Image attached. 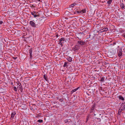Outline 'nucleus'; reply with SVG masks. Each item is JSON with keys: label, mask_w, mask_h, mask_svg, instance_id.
Wrapping results in <instances>:
<instances>
[{"label": "nucleus", "mask_w": 125, "mask_h": 125, "mask_svg": "<svg viewBox=\"0 0 125 125\" xmlns=\"http://www.w3.org/2000/svg\"><path fill=\"white\" fill-rule=\"evenodd\" d=\"M80 47V45L77 44L73 48V50L75 51H78Z\"/></svg>", "instance_id": "obj_1"}, {"label": "nucleus", "mask_w": 125, "mask_h": 125, "mask_svg": "<svg viewBox=\"0 0 125 125\" xmlns=\"http://www.w3.org/2000/svg\"><path fill=\"white\" fill-rule=\"evenodd\" d=\"M59 44L61 45L62 46V43H63L65 41L64 38H61L59 40Z\"/></svg>", "instance_id": "obj_2"}, {"label": "nucleus", "mask_w": 125, "mask_h": 125, "mask_svg": "<svg viewBox=\"0 0 125 125\" xmlns=\"http://www.w3.org/2000/svg\"><path fill=\"white\" fill-rule=\"evenodd\" d=\"M16 114V113L15 112L13 111V112H12L11 115V116L10 118V119L11 120L13 119L14 115H15Z\"/></svg>", "instance_id": "obj_3"}, {"label": "nucleus", "mask_w": 125, "mask_h": 125, "mask_svg": "<svg viewBox=\"0 0 125 125\" xmlns=\"http://www.w3.org/2000/svg\"><path fill=\"white\" fill-rule=\"evenodd\" d=\"M121 110H125V103H124L121 104Z\"/></svg>", "instance_id": "obj_4"}, {"label": "nucleus", "mask_w": 125, "mask_h": 125, "mask_svg": "<svg viewBox=\"0 0 125 125\" xmlns=\"http://www.w3.org/2000/svg\"><path fill=\"white\" fill-rule=\"evenodd\" d=\"M30 23L32 26L34 27H36V24L32 21H30Z\"/></svg>", "instance_id": "obj_5"}, {"label": "nucleus", "mask_w": 125, "mask_h": 125, "mask_svg": "<svg viewBox=\"0 0 125 125\" xmlns=\"http://www.w3.org/2000/svg\"><path fill=\"white\" fill-rule=\"evenodd\" d=\"M86 12V10L85 9L82 10H81L80 11H78L77 12L78 13H81L82 14Z\"/></svg>", "instance_id": "obj_6"}, {"label": "nucleus", "mask_w": 125, "mask_h": 125, "mask_svg": "<svg viewBox=\"0 0 125 125\" xmlns=\"http://www.w3.org/2000/svg\"><path fill=\"white\" fill-rule=\"evenodd\" d=\"M78 43L81 45H83L85 43V42L82 41H78Z\"/></svg>", "instance_id": "obj_7"}, {"label": "nucleus", "mask_w": 125, "mask_h": 125, "mask_svg": "<svg viewBox=\"0 0 125 125\" xmlns=\"http://www.w3.org/2000/svg\"><path fill=\"white\" fill-rule=\"evenodd\" d=\"M122 55V50H120L118 52V56L120 57Z\"/></svg>", "instance_id": "obj_8"}, {"label": "nucleus", "mask_w": 125, "mask_h": 125, "mask_svg": "<svg viewBox=\"0 0 125 125\" xmlns=\"http://www.w3.org/2000/svg\"><path fill=\"white\" fill-rule=\"evenodd\" d=\"M36 13V12H31V14L34 16V17L35 18L37 16H38V15L35 14Z\"/></svg>", "instance_id": "obj_9"}, {"label": "nucleus", "mask_w": 125, "mask_h": 125, "mask_svg": "<svg viewBox=\"0 0 125 125\" xmlns=\"http://www.w3.org/2000/svg\"><path fill=\"white\" fill-rule=\"evenodd\" d=\"M80 87H78V88H76L73 90L71 92V93H74V92H75L78 89V88H79Z\"/></svg>", "instance_id": "obj_10"}, {"label": "nucleus", "mask_w": 125, "mask_h": 125, "mask_svg": "<svg viewBox=\"0 0 125 125\" xmlns=\"http://www.w3.org/2000/svg\"><path fill=\"white\" fill-rule=\"evenodd\" d=\"M54 15L56 17H58L59 15V12H56L54 13Z\"/></svg>", "instance_id": "obj_11"}, {"label": "nucleus", "mask_w": 125, "mask_h": 125, "mask_svg": "<svg viewBox=\"0 0 125 125\" xmlns=\"http://www.w3.org/2000/svg\"><path fill=\"white\" fill-rule=\"evenodd\" d=\"M32 49H30L29 50V53H30V55L31 58L32 56Z\"/></svg>", "instance_id": "obj_12"}, {"label": "nucleus", "mask_w": 125, "mask_h": 125, "mask_svg": "<svg viewBox=\"0 0 125 125\" xmlns=\"http://www.w3.org/2000/svg\"><path fill=\"white\" fill-rule=\"evenodd\" d=\"M18 88L21 91V92H22V88L21 86L19 85V86L18 87Z\"/></svg>", "instance_id": "obj_13"}, {"label": "nucleus", "mask_w": 125, "mask_h": 125, "mask_svg": "<svg viewBox=\"0 0 125 125\" xmlns=\"http://www.w3.org/2000/svg\"><path fill=\"white\" fill-rule=\"evenodd\" d=\"M76 5V3H74L73 4L70 5V8H71L73 7L74 6Z\"/></svg>", "instance_id": "obj_14"}, {"label": "nucleus", "mask_w": 125, "mask_h": 125, "mask_svg": "<svg viewBox=\"0 0 125 125\" xmlns=\"http://www.w3.org/2000/svg\"><path fill=\"white\" fill-rule=\"evenodd\" d=\"M119 98L120 99H121L122 100H124V98L121 95H120L119 96Z\"/></svg>", "instance_id": "obj_15"}, {"label": "nucleus", "mask_w": 125, "mask_h": 125, "mask_svg": "<svg viewBox=\"0 0 125 125\" xmlns=\"http://www.w3.org/2000/svg\"><path fill=\"white\" fill-rule=\"evenodd\" d=\"M112 0H109L107 1V3L108 4L110 5L112 2Z\"/></svg>", "instance_id": "obj_16"}, {"label": "nucleus", "mask_w": 125, "mask_h": 125, "mask_svg": "<svg viewBox=\"0 0 125 125\" xmlns=\"http://www.w3.org/2000/svg\"><path fill=\"white\" fill-rule=\"evenodd\" d=\"M121 7L123 9L124 8L125 6L123 3H122L121 4Z\"/></svg>", "instance_id": "obj_17"}, {"label": "nucleus", "mask_w": 125, "mask_h": 125, "mask_svg": "<svg viewBox=\"0 0 125 125\" xmlns=\"http://www.w3.org/2000/svg\"><path fill=\"white\" fill-rule=\"evenodd\" d=\"M43 78L46 81H48V78L46 77L45 74L43 75Z\"/></svg>", "instance_id": "obj_18"}, {"label": "nucleus", "mask_w": 125, "mask_h": 125, "mask_svg": "<svg viewBox=\"0 0 125 125\" xmlns=\"http://www.w3.org/2000/svg\"><path fill=\"white\" fill-rule=\"evenodd\" d=\"M68 60L70 62H71L72 61V59L71 57H69L68 58Z\"/></svg>", "instance_id": "obj_19"}, {"label": "nucleus", "mask_w": 125, "mask_h": 125, "mask_svg": "<svg viewBox=\"0 0 125 125\" xmlns=\"http://www.w3.org/2000/svg\"><path fill=\"white\" fill-rule=\"evenodd\" d=\"M94 105H93L91 106V110L94 111Z\"/></svg>", "instance_id": "obj_20"}, {"label": "nucleus", "mask_w": 125, "mask_h": 125, "mask_svg": "<svg viewBox=\"0 0 125 125\" xmlns=\"http://www.w3.org/2000/svg\"><path fill=\"white\" fill-rule=\"evenodd\" d=\"M67 63L66 62H65L63 65V67H66V66H67Z\"/></svg>", "instance_id": "obj_21"}, {"label": "nucleus", "mask_w": 125, "mask_h": 125, "mask_svg": "<svg viewBox=\"0 0 125 125\" xmlns=\"http://www.w3.org/2000/svg\"><path fill=\"white\" fill-rule=\"evenodd\" d=\"M122 110H121V109H119V110L118 111V114H119V115H120V113L121 112Z\"/></svg>", "instance_id": "obj_22"}, {"label": "nucleus", "mask_w": 125, "mask_h": 125, "mask_svg": "<svg viewBox=\"0 0 125 125\" xmlns=\"http://www.w3.org/2000/svg\"><path fill=\"white\" fill-rule=\"evenodd\" d=\"M37 122L40 123H42L43 122V120H42L39 119L38 120Z\"/></svg>", "instance_id": "obj_23"}, {"label": "nucleus", "mask_w": 125, "mask_h": 125, "mask_svg": "<svg viewBox=\"0 0 125 125\" xmlns=\"http://www.w3.org/2000/svg\"><path fill=\"white\" fill-rule=\"evenodd\" d=\"M13 88H14V90L15 91H17V88L16 87H15V86H14L13 87Z\"/></svg>", "instance_id": "obj_24"}, {"label": "nucleus", "mask_w": 125, "mask_h": 125, "mask_svg": "<svg viewBox=\"0 0 125 125\" xmlns=\"http://www.w3.org/2000/svg\"><path fill=\"white\" fill-rule=\"evenodd\" d=\"M104 81V78L102 77L101 78L100 81L101 82H103Z\"/></svg>", "instance_id": "obj_25"}, {"label": "nucleus", "mask_w": 125, "mask_h": 125, "mask_svg": "<svg viewBox=\"0 0 125 125\" xmlns=\"http://www.w3.org/2000/svg\"><path fill=\"white\" fill-rule=\"evenodd\" d=\"M68 119H66V120H65L64 121V122L65 123H67L68 122Z\"/></svg>", "instance_id": "obj_26"}, {"label": "nucleus", "mask_w": 125, "mask_h": 125, "mask_svg": "<svg viewBox=\"0 0 125 125\" xmlns=\"http://www.w3.org/2000/svg\"><path fill=\"white\" fill-rule=\"evenodd\" d=\"M59 100L61 102H62V101L63 100L62 99H59Z\"/></svg>", "instance_id": "obj_27"}, {"label": "nucleus", "mask_w": 125, "mask_h": 125, "mask_svg": "<svg viewBox=\"0 0 125 125\" xmlns=\"http://www.w3.org/2000/svg\"><path fill=\"white\" fill-rule=\"evenodd\" d=\"M3 23V22L2 21H0V24H1Z\"/></svg>", "instance_id": "obj_28"}, {"label": "nucleus", "mask_w": 125, "mask_h": 125, "mask_svg": "<svg viewBox=\"0 0 125 125\" xmlns=\"http://www.w3.org/2000/svg\"><path fill=\"white\" fill-rule=\"evenodd\" d=\"M94 111L93 110H91L90 111V113H92Z\"/></svg>", "instance_id": "obj_29"}, {"label": "nucleus", "mask_w": 125, "mask_h": 125, "mask_svg": "<svg viewBox=\"0 0 125 125\" xmlns=\"http://www.w3.org/2000/svg\"><path fill=\"white\" fill-rule=\"evenodd\" d=\"M88 116H87V119H86V122H87V121H88Z\"/></svg>", "instance_id": "obj_30"}, {"label": "nucleus", "mask_w": 125, "mask_h": 125, "mask_svg": "<svg viewBox=\"0 0 125 125\" xmlns=\"http://www.w3.org/2000/svg\"><path fill=\"white\" fill-rule=\"evenodd\" d=\"M108 30V29L107 28H106L105 29V30H104V31H107Z\"/></svg>", "instance_id": "obj_31"}, {"label": "nucleus", "mask_w": 125, "mask_h": 125, "mask_svg": "<svg viewBox=\"0 0 125 125\" xmlns=\"http://www.w3.org/2000/svg\"><path fill=\"white\" fill-rule=\"evenodd\" d=\"M98 119L99 120V122H100L101 120V119L100 118H98Z\"/></svg>", "instance_id": "obj_32"}, {"label": "nucleus", "mask_w": 125, "mask_h": 125, "mask_svg": "<svg viewBox=\"0 0 125 125\" xmlns=\"http://www.w3.org/2000/svg\"><path fill=\"white\" fill-rule=\"evenodd\" d=\"M78 37H77V38L80 40H81V38L79 37V36H78Z\"/></svg>", "instance_id": "obj_33"}, {"label": "nucleus", "mask_w": 125, "mask_h": 125, "mask_svg": "<svg viewBox=\"0 0 125 125\" xmlns=\"http://www.w3.org/2000/svg\"><path fill=\"white\" fill-rule=\"evenodd\" d=\"M13 58L14 59H16L17 58V57H13Z\"/></svg>", "instance_id": "obj_34"}, {"label": "nucleus", "mask_w": 125, "mask_h": 125, "mask_svg": "<svg viewBox=\"0 0 125 125\" xmlns=\"http://www.w3.org/2000/svg\"><path fill=\"white\" fill-rule=\"evenodd\" d=\"M58 37V34H57L56 35V37Z\"/></svg>", "instance_id": "obj_35"}, {"label": "nucleus", "mask_w": 125, "mask_h": 125, "mask_svg": "<svg viewBox=\"0 0 125 125\" xmlns=\"http://www.w3.org/2000/svg\"><path fill=\"white\" fill-rule=\"evenodd\" d=\"M123 37L125 38V35H123Z\"/></svg>", "instance_id": "obj_36"}, {"label": "nucleus", "mask_w": 125, "mask_h": 125, "mask_svg": "<svg viewBox=\"0 0 125 125\" xmlns=\"http://www.w3.org/2000/svg\"><path fill=\"white\" fill-rule=\"evenodd\" d=\"M113 44H115V43H113Z\"/></svg>", "instance_id": "obj_37"}, {"label": "nucleus", "mask_w": 125, "mask_h": 125, "mask_svg": "<svg viewBox=\"0 0 125 125\" xmlns=\"http://www.w3.org/2000/svg\"><path fill=\"white\" fill-rule=\"evenodd\" d=\"M95 115V114H94V115Z\"/></svg>", "instance_id": "obj_38"}]
</instances>
